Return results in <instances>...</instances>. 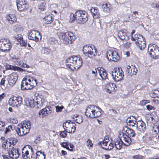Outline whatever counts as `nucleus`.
Listing matches in <instances>:
<instances>
[{
    "label": "nucleus",
    "instance_id": "603ef678",
    "mask_svg": "<svg viewBox=\"0 0 159 159\" xmlns=\"http://www.w3.org/2000/svg\"><path fill=\"white\" fill-rule=\"evenodd\" d=\"M67 133H68V132L66 131L65 130L64 131H60L59 135L62 138H65L67 135Z\"/></svg>",
    "mask_w": 159,
    "mask_h": 159
},
{
    "label": "nucleus",
    "instance_id": "f257e3e1",
    "mask_svg": "<svg viewBox=\"0 0 159 159\" xmlns=\"http://www.w3.org/2000/svg\"><path fill=\"white\" fill-rule=\"evenodd\" d=\"M83 64L82 58L77 56H73L68 57L66 60V67L74 71L78 69Z\"/></svg>",
    "mask_w": 159,
    "mask_h": 159
},
{
    "label": "nucleus",
    "instance_id": "680f3d73",
    "mask_svg": "<svg viewBox=\"0 0 159 159\" xmlns=\"http://www.w3.org/2000/svg\"><path fill=\"white\" fill-rule=\"evenodd\" d=\"M44 3H41L39 6V8L42 11H43L45 9V7Z\"/></svg>",
    "mask_w": 159,
    "mask_h": 159
},
{
    "label": "nucleus",
    "instance_id": "393cba45",
    "mask_svg": "<svg viewBox=\"0 0 159 159\" xmlns=\"http://www.w3.org/2000/svg\"><path fill=\"white\" fill-rule=\"evenodd\" d=\"M90 11L93 18L94 19L99 18L100 14L99 9L97 7H92L91 8Z\"/></svg>",
    "mask_w": 159,
    "mask_h": 159
},
{
    "label": "nucleus",
    "instance_id": "69168bd1",
    "mask_svg": "<svg viewBox=\"0 0 159 159\" xmlns=\"http://www.w3.org/2000/svg\"><path fill=\"white\" fill-rule=\"evenodd\" d=\"M30 67V66L26 63L24 62L22 63L21 66V67L22 68H28Z\"/></svg>",
    "mask_w": 159,
    "mask_h": 159
},
{
    "label": "nucleus",
    "instance_id": "09e8293b",
    "mask_svg": "<svg viewBox=\"0 0 159 159\" xmlns=\"http://www.w3.org/2000/svg\"><path fill=\"white\" fill-rule=\"evenodd\" d=\"M14 37L15 39L18 42L22 40L23 38V36L21 34H18L15 35Z\"/></svg>",
    "mask_w": 159,
    "mask_h": 159
},
{
    "label": "nucleus",
    "instance_id": "338daca9",
    "mask_svg": "<svg viewBox=\"0 0 159 159\" xmlns=\"http://www.w3.org/2000/svg\"><path fill=\"white\" fill-rule=\"evenodd\" d=\"M15 64L18 65L20 67L21 66V64L22 62L20 60L16 61L15 62Z\"/></svg>",
    "mask_w": 159,
    "mask_h": 159
},
{
    "label": "nucleus",
    "instance_id": "bf43d9fd",
    "mask_svg": "<svg viewBox=\"0 0 159 159\" xmlns=\"http://www.w3.org/2000/svg\"><path fill=\"white\" fill-rule=\"evenodd\" d=\"M64 108L63 106H58L56 107V111L57 112H61L62 111V110Z\"/></svg>",
    "mask_w": 159,
    "mask_h": 159
},
{
    "label": "nucleus",
    "instance_id": "cd10ccee",
    "mask_svg": "<svg viewBox=\"0 0 159 159\" xmlns=\"http://www.w3.org/2000/svg\"><path fill=\"white\" fill-rule=\"evenodd\" d=\"M6 18L8 23L10 24H13L16 22L17 18L14 14H10L7 15Z\"/></svg>",
    "mask_w": 159,
    "mask_h": 159
},
{
    "label": "nucleus",
    "instance_id": "37998d69",
    "mask_svg": "<svg viewBox=\"0 0 159 159\" xmlns=\"http://www.w3.org/2000/svg\"><path fill=\"white\" fill-rule=\"evenodd\" d=\"M24 126L26 128H28V129H30L31 127V122L29 120H25L23 121V122L21 124Z\"/></svg>",
    "mask_w": 159,
    "mask_h": 159
},
{
    "label": "nucleus",
    "instance_id": "4be33fe9",
    "mask_svg": "<svg viewBox=\"0 0 159 159\" xmlns=\"http://www.w3.org/2000/svg\"><path fill=\"white\" fill-rule=\"evenodd\" d=\"M8 155L12 159H17L20 156L19 150L17 149L12 148L11 150L8 152Z\"/></svg>",
    "mask_w": 159,
    "mask_h": 159
},
{
    "label": "nucleus",
    "instance_id": "bb28decb",
    "mask_svg": "<svg viewBox=\"0 0 159 159\" xmlns=\"http://www.w3.org/2000/svg\"><path fill=\"white\" fill-rule=\"evenodd\" d=\"M93 110V115L92 118H94L100 117L102 114V110L99 107L94 106Z\"/></svg>",
    "mask_w": 159,
    "mask_h": 159
},
{
    "label": "nucleus",
    "instance_id": "e2e57ef3",
    "mask_svg": "<svg viewBox=\"0 0 159 159\" xmlns=\"http://www.w3.org/2000/svg\"><path fill=\"white\" fill-rule=\"evenodd\" d=\"M55 40L54 38H50L48 40L49 43L51 44H54L55 43Z\"/></svg>",
    "mask_w": 159,
    "mask_h": 159
},
{
    "label": "nucleus",
    "instance_id": "412c9836",
    "mask_svg": "<svg viewBox=\"0 0 159 159\" xmlns=\"http://www.w3.org/2000/svg\"><path fill=\"white\" fill-rule=\"evenodd\" d=\"M16 3L18 10L20 11H23L27 8V3L25 0H17Z\"/></svg>",
    "mask_w": 159,
    "mask_h": 159
},
{
    "label": "nucleus",
    "instance_id": "aec40b11",
    "mask_svg": "<svg viewBox=\"0 0 159 159\" xmlns=\"http://www.w3.org/2000/svg\"><path fill=\"white\" fill-rule=\"evenodd\" d=\"M117 89V87H116V84L113 83H108L105 85V90L106 92L110 94L115 93Z\"/></svg>",
    "mask_w": 159,
    "mask_h": 159
},
{
    "label": "nucleus",
    "instance_id": "9b49d317",
    "mask_svg": "<svg viewBox=\"0 0 159 159\" xmlns=\"http://www.w3.org/2000/svg\"><path fill=\"white\" fill-rule=\"evenodd\" d=\"M22 102V97L12 96L8 101L9 105L12 107H18L20 106Z\"/></svg>",
    "mask_w": 159,
    "mask_h": 159
},
{
    "label": "nucleus",
    "instance_id": "a211bd4d",
    "mask_svg": "<svg viewBox=\"0 0 159 159\" xmlns=\"http://www.w3.org/2000/svg\"><path fill=\"white\" fill-rule=\"evenodd\" d=\"M18 78V75L15 72L9 74L7 77V81L9 85L13 86L16 84Z\"/></svg>",
    "mask_w": 159,
    "mask_h": 159
},
{
    "label": "nucleus",
    "instance_id": "f704fd0d",
    "mask_svg": "<svg viewBox=\"0 0 159 159\" xmlns=\"http://www.w3.org/2000/svg\"><path fill=\"white\" fill-rule=\"evenodd\" d=\"M78 15L76 13V12L75 13H71L69 16V21L70 23H72L75 21V20L77 22Z\"/></svg>",
    "mask_w": 159,
    "mask_h": 159
},
{
    "label": "nucleus",
    "instance_id": "8fccbe9b",
    "mask_svg": "<svg viewBox=\"0 0 159 159\" xmlns=\"http://www.w3.org/2000/svg\"><path fill=\"white\" fill-rule=\"evenodd\" d=\"M86 144L87 147L89 148L92 147L93 145L92 141L89 139H87L86 142Z\"/></svg>",
    "mask_w": 159,
    "mask_h": 159
},
{
    "label": "nucleus",
    "instance_id": "b1692460",
    "mask_svg": "<svg viewBox=\"0 0 159 159\" xmlns=\"http://www.w3.org/2000/svg\"><path fill=\"white\" fill-rule=\"evenodd\" d=\"M137 129L141 133H144L146 129V125L143 121L139 120L137 123Z\"/></svg>",
    "mask_w": 159,
    "mask_h": 159
},
{
    "label": "nucleus",
    "instance_id": "c03bdc74",
    "mask_svg": "<svg viewBox=\"0 0 159 159\" xmlns=\"http://www.w3.org/2000/svg\"><path fill=\"white\" fill-rule=\"evenodd\" d=\"M131 45V43L130 41H127L125 43H123L122 44V46L124 49H128L130 47Z\"/></svg>",
    "mask_w": 159,
    "mask_h": 159
},
{
    "label": "nucleus",
    "instance_id": "49530a36",
    "mask_svg": "<svg viewBox=\"0 0 159 159\" xmlns=\"http://www.w3.org/2000/svg\"><path fill=\"white\" fill-rule=\"evenodd\" d=\"M75 117L77 118L75 119V120L77 123L80 124L83 122V118L82 116L77 115L75 116Z\"/></svg>",
    "mask_w": 159,
    "mask_h": 159
},
{
    "label": "nucleus",
    "instance_id": "864d4df0",
    "mask_svg": "<svg viewBox=\"0 0 159 159\" xmlns=\"http://www.w3.org/2000/svg\"><path fill=\"white\" fill-rule=\"evenodd\" d=\"M150 101L149 100L145 99L140 101V104L142 106H144L147 104L150 103Z\"/></svg>",
    "mask_w": 159,
    "mask_h": 159
},
{
    "label": "nucleus",
    "instance_id": "4d7b16f0",
    "mask_svg": "<svg viewBox=\"0 0 159 159\" xmlns=\"http://www.w3.org/2000/svg\"><path fill=\"white\" fill-rule=\"evenodd\" d=\"M147 109L149 111H150L151 110H155L156 109L155 107L153 106L150 105H148L146 106Z\"/></svg>",
    "mask_w": 159,
    "mask_h": 159
},
{
    "label": "nucleus",
    "instance_id": "39448f33",
    "mask_svg": "<svg viewBox=\"0 0 159 159\" xmlns=\"http://www.w3.org/2000/svg\"><path fill=\"white\" fill-rule=\"evenodd\" d=\"M34 156V150L30 145L24 146L22 149V157L23 159H30Z\"/></svg>",
    "mask_w": 159,
    "mask_h": 159
},
{
    "label": "nucleus",
    "instance_id": "dca6fc26",
    "mask_svg": "<svg viewBox=\"0 0 159 159\" xmlns=\"http://www.w3.org/2000/svg\"><path fill=\"white\" fill-rule=\"evenodd\" d=\"M28 38L35 42H38L41 39L42 36L40 33L37 30H31L30 31L28 35Z\"/></svg>",
    "mask_w": 159,
    "mask_h": 159
},
{
    "label": "nucleus",
    "instance_id": "f8f14e48",
    "mask_svg": "<svg viewBox=\"0 0 159 159\" xmlns=\"http://www.w3.org/2000/svg\"><path fill=\"white\" fill-rule=\"evenodd\" d=\"M17 142L16 139L14 138H10L7 139L2 143V147L4 149H10L11 147H14Z\"/></svg>",
    "mask_w": 159,
    "mask_h": 159
},
{
    "label": "nucleus",
    "instance_id": "20e7f679",
    "mask_svg": "<svg viewBox=\"0 0 159 159\" xmlns=\"http://www.w3.org/2000/svg\"><path fill=\"white\" fill-rule=\"evenodd\" d=\"M132 41H134L135 44L140 50H143L146 46V43L143 36L139 34H135L132 36L131 38Z\"/></svg>",
    "mask_w": 159,
    "mask_h": 159
},
{
    "label": "nucleus",
    "instance_id": "13d9d810",
    "mask_svg": "<svg viewBox=\"0 0 159 159\" xmlns=\"http://www.w3.org/2000/svg\"><path fill=\"white\" fill-rule=\"evenodd\" d=\"M144 157L143 156L140 154L133 156L132 157L133 159H143Z\"/></svg>",
    "mask_w": 159,
    "mask_h": 159
},
{
    "label": "nucleus",
    "instance_id": "6e6552de",
    "mask_svg": "<svg viewBox=\"0 0 159 159\" xmlns=\"http://www.w3.org/2000/svg\"><path fill=\"white\" fill-rule=\"evenodd\" d=\"M148 50L149 55L155 59L159 58V47L155 44L150 43L148 46Z\"/></svg>",
    "mask_w": 159,
    "mask_h": 159
},
{
    "label": "nucleus",
    "instance_id": "ea45409f",
    "mask_svg": "<svg viewBox=\"0 0 159 159\" xmlns=\"http://www.w3.org/2000/svg\"><path fill=\"white\" fill-rule=\"evenodd\" d=\"M136 123V119L135 118H134L133 119H131V118H130L127 122V125H128L134 127Z\"/></svg>",
    "mask_w": 159,
    "mask_h": 159
},
{
    "label": "nucleus",
    "instance_id": "a19ab883",
    "mask_svg": "<svg viewBox=\"0 0 159 159\" xmlns=\"http://www.w3.org/2000/svg\"><path fill=\"white\" fill-rule=\"evenodd\" d=\"M27 106L31 107H34L35 105L36 102H35L33 99L28 100L26 102Z\"/></svg>",
    "mask_w": 159,
    "mask_h": 159
},
{
    "label": "nucleus",
    "instance_id": "c756f323",
    "mask_svg": "<svg viewBox=\"0 0 159 159\" xmlns=\"http://www.w3.org/2000/svg\"><path fill=\"white\" fill-rule=\"evenodd\" d=\"M99 74L103 80H106L108 78L106 70L102 68L98 69Z\"/></svg>",
    "mask_w": 159,
    "mask_h": 159
},
{
    "label": "nucleus",
    "instance_id": "f03ea898",
    "mask_svg": "<svg viewBox=\"0 0 159 159\" xmlns=\"http://www.w3.org/2000/svg\"><path fill=\"white\" fill-rule=\"evenodd\" d=\"M37 80L34 77L26 76L23 79L21 88L23 90H27L33 89L37 85Z\"/></svg>",
    "mask_w": 159,
    "mask_h": 159
},
{
    "label": "nucleus",
    "instance_id": "79ce46f5",
    "mask_svg": "<svg viewBox=\"0 0 159 159\" xmlns=\"http://www.w3.org/2000/svg\"><path fill=\"white\" fill-rule=\"evenodd\" d=\"M39 115L40 116H41L42 117L47 116L48 115L47 114V109L44 108L40 110L39 112Z\"/></svg>",
    "mask_w": 159,
    "mask_h": 159
},
{
    "label": "nucleus",
    "instance_id": "052dcab7",
    "mask_svg": "<svg viewBox=\"0 0 159 159\" xmlns=\"http://www.w3.org/2000/svg\"><path fill=\"white\" fill-rule=\"evenodd\" d=\"M20 45L22 47H26L27 46V42H25V41L23 40V38L22 40H21L20 42H19Z\"/></svg>",
    "mask_w": 159,
    "mask_h": 159
},
{
    "label": "nucleus",
    "instance_id": "0eeeda50",
    "mask_svg": "<svg viewBox=\"0 0 159 159\" xmlns=\"http://www.w3.org/2000/svg\"><path fill=\"white\" fill-rule=\"evenodd\" d=\"M76 13L78 15L77 22L78 23L84 24L88 20L89 15L85 11L78 10L76 11Z\"/></svg>",
    "mask_w": 159,
    "mask_h": 159
},
{
    "label": "nucleus",
    "instance_id": "4468645a",
    "mask_svg": "<svg viewBox=\"0 0 159 159\" xmlns=\"http://www.w3.org/2000/svg\"><path fill=\"white\" fill-rule=\"evenodd\" d=\"M63 127L64 129L70 134L74 133L76 129V125L70 121L66 122L63 124Z\"/></svg>",
    "mask_w": 159,
    "mask_h": 159
},
{
    "label": "nucleus",
    "instance_id": "de8ad7c7",
    "mask_svg": "<svg viewBox=\"0 0 159 159\" xmlns=\"http://www.w3.org/2000/svg\"><path fill=\"white\" fill-rule=\"evenodd\" d=\"M50 49L47 48L43 47V48L41 50V52L43 54L47 55L49 54L50 52Z\"/></svg>",
    "mask_w": 159,
    "mask_h": 159
},
{
    "label": "nucleus",
    "instance_id": "6e6d98bb",
    "mask_svg": "<svg viewBox=\"0 0 159 159\" xmlns=\"http://www.w3.org/2000/svg\"><path fill=\"white\" fill-rule=\"evenodd\" d=\"M5 123L2 121L0 120V131H2L4 130L5 129Z\"/></svg>",
    "mask_w": 159,
    "mask_h": 159
},
{
    "label": "nucleus",
    "instance_id": "5fc2aeb1",
    "mask_svg": "<svg viewBox=\"0 0 159 159\" xmlns=\"http://www.w3.org/2000/svg\"><path fill=\"white\" fill-rule=\"evenodd\" d=\"M45 108V109H47V114L48 115L50 114L53 110L52 107L50 106H47Z\"/></svg>",
    "mask_w": 159,
    "mask_h": 159
},
{
    "label": "nucleus",
    "instance_id": "ddd939ff",
    "mask_svg": "<svg viewBox=\"0 0 159 159\" xmlns=\"http://www.w3.org/2000/svg\"><path fill=\"white\" fill-rule=\"evenodd\" d=\"M12 47L11 41L7 39H2L0 40V50L5 52L9 51Z\"/></svg>",
    "mask_w": 159,
    "mask_h": 159
},
{
    "label": "nucleus",
    "instance_id": "3c124183",
    "mask_svg": "<svg viewBox=\"0 0 159 159\" xmlns=\"http://www.w3.org/2000/svg\"><path fill=\"white\" fill-rule=\"evenodd\" d=\"M13 130L12 126L11 125H8L7 127L6 128L4 131V133L6 134L10 133Z\"/></svg>",
    "mask_w": 159,
    "mask_h": 159
},
{
    "label": "nucleus",
    "instance_id": "58836bf2",
    "mask_svg": "<svg viewBox=\"0 0 159 159\" xmlns=\"http://www.w3.org/2000/svg\"><path fill=\"white\" fill-rule=\"evenodd\" d=\"M115 144L116 148L118 149H120L122 148L123 143L121 142L120 139L115 141Z\"/></svg>",
    "mask_w": 159,
    "mask_h": 159
},
{
    "label": "nucleus",
    "instance_id": "f3484780",
    "mask_svg": "<svg viewBox=\"0 0 159 159\" xmlns=\"http://www.w3.org/2000/svg\"><path fill=\"white\" fill-rule=\"evenodd\" d=\"M119 137L121 142L124 145L129 146L131 143L132 141L131 138L124 133L120 132L119 133Z\"/></svg>",
    "mask_w": 159,
    "mask_h": 159
},
{
    "label": "nucleus",
    "instance_id": "2eb2a0df",
    "mask_svg": "<svg viewBox=\"0 0 159 159\" xmlns=\"http://www.w3.org/2000/svg\"><path fill=\"white\" fill-rule=\"evenodd\" d=\"M99 145L103 149L106 150H110L114 147L113 143L109 140L108 138L105 137L102 141L99 143Z\"/></svg>",
    "mask_w": 159,
    "mask_h": 159
},
{
    "label": "nucleus",
    "instance_id": "2f4dec72",
    "mask_svg": "<svg viewBox=\"0 0 159 159\" xmlns=\"http://www.w3.org/2000/svg\"><path fill=\"white\" fill-rule=\"evenodd\" d=\"M117 35L119 38L123 41L127 40L128 39L126 32L123 30L119 31L118 32Z\"/></svg>",
    "mask_w": 159,
    "mask_h": 159
},
{
    "label": "nucleus",
    "instance_id": "7c9ffc66",
    "mask_svg": "<svg viewBox=\"0 0 159 159\" xmlns=\"http://www.w3.org/2000/svg\"><path fill=\"white\" fill-rule=\"evenodd\" d=\"M6 69L7 70H12L14 71H21L23 69L18 66H13L10 64H6L5 65Z\"/></svg>",
    "mask_w": 159,
    "mask_h": 159
},
{
    "label": "nucleus",
    "instance_id": "473e14b6",
    "mask_svg": "<svg viewBox=\"0 0 159 159\" xmlns=\"http://www.w3.org/2000/svg\"><path fill=\"white\" fill-rule=\"evenodd\" d=\"M152 135L153 137H156L159 133V126L158 125L154 124L152 130Z\"/></svg>",
    "mask_w": 159,
    "mask_h": 159
},
{
    "label": "nucleus",
    "instance_id": "9d476101",
    "mask_svg": "<svg viewBox=\"0 0 159 159\" xmlns=\"http://www.w3.org/2000/svg\"><path fill=\"white\" fill-rule=\"evenodd\" d=\"M112 72V77L116 81H119L122 80L124 74L122 69L119 67L114 68Z\"/></svg>",
    "mask_w": 159,
    "mask_h": 159
},
{
    "label": "nucleus",
    "instance_id": "774afa93",
    "mask_svg": "<svg viewBox=\"0 0 159 159\" xmlns=\"http://www.w3.org/2000/svg\"><path fill=\"white\" fill-rule=\"evenodd\" d=\"M6 94L4 93H3L2 94L0 95V101H1L4 99V98L6 97Z\"/></svg>",
    "mask_w": 159,
    "mask_h": 159
},
{
    "label": "nucleus",
    "instance_id": "4c0bfd02",
    "mask_svg": "<svg viewBox=\"0 0 159 159\" xmlns=\"http://www.w3.org/2000/svg\"><path fill=\"white\" fill-rule=\"evenodd\" d=\"M111 5L110 4H108L107 3L103 4H102V8L104 12H109L110 11Z\"/></svg>",
    "mask_w": 159,
    "mask_h": 159
},
{
    "label": "nucleus",
    "instance_id": "e433bc0d",
    "mask_svg": "<svg viewBox=\"0 0 159 159\" xmlns=\"http://www.w3.org/2000/svg\"><path fill=\"white\" fill-rule=\"evenodd\" d=\"M53 18L50 15L46 16L44 18V22L46 24H50L53 20Z\"/></svg>",
    "mask_w": 159,
    "mask_h": 159
},
{
    "label": "nucleus",
    "instance_id": "a878e982",
    "mask_svg": "<svg viewBox=\"0 0 159 159\" xmlns=\"http://www.w3.org/2000/svg\"><path fill=\"white\" fill-rule=\"evenodd\" d=\"M94 105H89L86 109L85 112L86 116L88 117L92 118L93 114Z\"/></svg>",
    "mask_w": 159,
    "mask_h": 159
},
{
    "label": "nucleus",
    "instance_id": "0e129e2a",
    "mask_svg": "<svg viewBox=\"0 0 159 159\" xmlns=\"http://www.w3.org/2000/svg\"><path fill=\"white\" fill-rule=\"evenodd\" d=\"M10 121L11 123L14 124H16L18 123V120L16 118H11Z\"/></svg>",
    "mask_w": 159,
    "mask_h": 159
},
{
    "label": "nucleus",
    "instance_id": "1a4fd4ad",
    "mask_svg": "<svg viewBox=\"0 0 159 159\" xmlns=\"http://www.w3.org/2000/svg\"><path fill=\"white\" fill-rule=\"evenodd\" d=\"M107 57L110 61L117 62L120 59V56L118 52L115 50L109 49L106 52Z\"/></svg>",
    "mask_w": 159,
    "mask_h": 159
},
{
    "label": "nucleus",
    "instance_id": "7ed1b4c3",
    "mask_svg": "<svg viewBox=\"0 0 159 159\" xmlns=\"http://www.w3.org/2000/svg\"><path fill=\"white\" fill-rule=\"evenodd\" d=\"M83 52L85 56L92 59L95 58L98 52L97 49L93 45H84L83 47Z\"/></svg>",
    "mask_w": 159,
    "mask_h": 159
},
{
    "label": "nucleus",
    "instance_id": "c85d7f7f",
    "mask_svg": "<svg viewBox=\"0 0 159 159\" xmlns=\"http://www.w3.org/2000/svg\"><path fill=\"white\" fill-rule=\"evenodd\" d=\"M124 131L125 132V134L130 137H134L135 135L136 134L134 130L128 127H126L124 128Z\"/></svg>",
    "mask_w": 159,
    "mask_h": 159
},
{
    "label": "nucleus",
    "instance_id": "5701e85b",
    "mask_svg": "<svg viewBox=\"0 0 159 159\" xmlns=\"http://www.w3.org/2000/svg\"><path fill=\"white\" fill-rule=\"evenodd\" d=\"M60 145L61 147L71 152L73 151L75 148V146L69 141L61 142L60 143Z\"/></svg>",
    "mask_w": 159,
    "mask_h": 159
},
{
    "label": "nucleus",
    "instance_id": "6ab92c4d",
    "mask_svg": "<svg viewBox=\"0 0 159 159\" xmlns=\"http://www.w3.org/2000/svg\"><path fill=\"white\" fill-rule=\"evenodd\" d=\"M30 129L24 126L22 124L21 125H18L16 129V131L19 136H23L29 133Z\"/></svg>",
    "mask_w": 159,
    "mask_h": 159
},
{
    "label": "nucleus",
    "instance_id": "423d86ee",
    "mask_svg": "<svg viewBox=\"0 0 159 159\" xmlns=\"http://www.w3.org/2000/svg\"><path fill=\"white\" fill-rule=\"evenodd\" d=\"M59 36L66 44H72L75 39V36L73 33L70 31L61 33Z\"/></svg>",
    "mask_w": 159,
    "mask_h": 159
},
{
    "label": "nucleus",
    "instance_id": "c9c22d12",
    "mask_svg": "<svg viewBox=\"0 0 159 159\" xmlns=\"http://www.w3.org/2000/svg\"><path fill=\"white\" fill-rule=\"evenodd\" d=\"M36 159H44L45 158L46 155L44 152H42L41 151H38L36 153Z\"/></svg>",
    "mask_w": 159,
    "mask_h": 159
},
{
    "label": "nucleus",
    "instance_id": "a18cd8bd",
    "mask_svg": "<svg viewBox=\"0 0 159 159\" xmlns=\"http://www.w3.org/2000/svg\"><path fill=\"white\" fill-rule=\"evenodd\" d=\"M152 98H159V89H155L152 93Z\"/></svg>",
    "mask_w": 159,
    "mask_h": 159
},
{
    "label": "nucleus",
    "instance_id": "72a5a7b5",
    "mask_svg": "<svg viewBox=\"0 0 159 159\" xmlns=\"http://www.w3.org/2000/svg\"><path fill=\"white\" fill-rule=\"evenodd\" d=\"M127 71H128L129 74L132 76L134 75H136L137 72V70L136 68L135 67L131 68L130 66H128V67H127Z\"/></svg>",
    "mask_w": 159,
    "mask_h": 159
}]
</instances>
